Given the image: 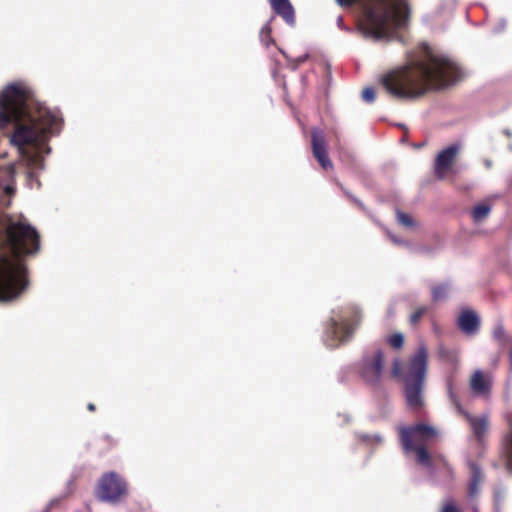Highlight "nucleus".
Instances as JSON below:
<instances>
[{"label":"nucleus","instance_id":"7ed1b4c3","mask_svg":"<svg viewBox=\"0 0 512 512\" xmlns=\"http://www.w3.org/2000/svg\"><path fill=\"white\" fill-rule=\"evenodd\" d=\"M11 255L0 256V301L16 299L27 287L26 267L22 256L39 249V235L31 225L18 221L7 228Z\"/></svg>","mask_w":512,"mask_h":512},{"label":"nucleus","instance_id":"4be33fe9","mask_svg":"<svg viewBox=\"0 0 512 512\" xmlns=\"http://www.w3.org/2000/svg\"><path fill=\"white\" fill-rule=\"evenodd\" d=\"M387 342L394 348L400 349L404 344V336L402 333H394L387 338Z\"/></svg>","mask_w":512,"mask_h":512},{"label":"nucleus","instance_id":"0eeeda50","mask_svg":"<svg viewBox=\"0 0 512 512\" xmlns=\"http://www.w3.org/2000/svg\"><path fill=\"white\" fill-rule=\"evenodd\" d=\"M332 313L324 336L325 344L331 348L349 340L360 323V312L355 306L334 310Z\"/></svg>","mask_w":512,"mask_h":512},{"label":"nucleus","instance_id":"bb28decb","mask_svg":"<svg viewBox=\"0 0 512 512\" xmlns=\"http://www.w3.org/2000/svg\"><path fill=\"white\" fill-rule=\"evenodd\" d=\"M493 337L498 342H503L505 340V331L501 324H497L493 330Z\"/></svg>","mask_w":512,"mask_h":512},{"label":"nucleus","instance_id":"412c9836","mask_svg":"<svg viewBox=\"0 0 512 512\" xmlns=\"http://www.w3.org/2000/svg\"><path fill=\"white\" fill-rule=\"evenodd\" d=\"M359 439L367 444V445H372V446H377V445H380L382 443V437L379 435V434H373V435H369V434H360L359 435Z\"/></svg>","mask_w":512,"mask_h":512},{"label":"nucleus","instance_id":"f8f14e48","mask_svg":"<svg viewBox=\"0 0 512 512\" xmlns=\"http://www.w3.org/2000/svg\"><path fill=\"white\" fill-rule=\"evenodd\" d=\"M493 378L491 374H484L482 370H476L470 379V388L477 396L488 397L490 395Z\"/></svg>","mask_w":512,"mask_h":512},{"label":"nucleus","instance_id":"ddd939ff","mask_svg":"<svg viewBox=\"0 0 512 512\" xmlns=\"http://www.w3.org/2000/svg\"><path fill=\"white\" fill-rule=\"evenodd\" d=\"M471 476L468 482V498L471 508L474 512H478L477 506L473 504V500L480 493V484L483 480V474L480 467L476 463H470Z\"/></svg>","mask_w":512,"mask_h":512},{"label":"nucleus","instance_id":"39448f33","mask_svg":"<svg viewBox=\"0 0 512 512\" xmlns=\"http://www.w3.org/2000/svg\"><path fill=\"white\" fill-rule=\"evenodd\" d=\"M428 365V350L421 343L403 369L399 359L393 362L392 373L404 382V395L409 409L418 411L424 405L423 388Z\"/></svg>","mask_w":512,"mask_h":512},{"label":"nucleus","instance_id":"6ab92c4d","mask_svg":"<svg viewBox=\"0 0 512 512\" xmlns=\"http://www.w3.org/2000/svg\"><path fill=\"white\" fill-rule=\"evenodd\" d=\"M506 419L510 430L504 437V446L507 452L508 460L512 463V414H508Z\"/></svg>","mask_w":512,"mask_h":512},{"label":"nucleus","instance_id":"f257e3e1","mask_svg":"<svg viewBox=\"0 0 512 512\" xmlns=\"http://www.w3.org/2000/svg\"><path fill=\"white\" fill-rule=\"evenodd\" d=\"M14 122L10 143L19 153L31 181L44 168V155L50 153L49 138L58 133L62 119L58 111L37 102L23 83L7 85L0 94V127Z\"/></svg>","mask_w":512,"mask_h":512},{"label":"nucleus","instance_id":"f704fd0d","mask_svg":"<svg viewBox=\"0 0 512 512\" xmlns=\"http://www.w3.org/2000/svg\"><path fill=\"white\" fill-rule=\"evenodd\" d=\"M353 200H354L358 205L362 206V203H361V202H359L357 199H354V198H353Z\"/></svg>","mask_w":512,"mask_h":512},{"label":"nucleus","instance_id":"423d86ee","mask_svg":"<svg viewBox=\"0 0 512 512\" xmlns=\"http://www.w3.org/2000/svg\"><path fill=\"white\" fill-rule=\"evenodd\" d=\"M437 437V431L426 424L400 428V441L405 453L415 452L416 460L428 470H432V460L425 446Z\"/></svg>","mask_w":512,"mask_h":512},{"label":"nucleus","instance_id":"c756f323","mask_svg":"<svg viewBox=\"0 0 512 512\" xmlns=\"http://www.w3.org/2000/svg\"><path fill=\"white\" fill-rule=\"evenodd\" d=\"M504 492L501 490H496L494 493V497L496 501H499L501 497H503Z\"/></svg>","mask_w":512,"mask_h":512},{"label":"nucleus","instance_id":"f03ea898","mask_svg":"<svg viewBox=\"0 0 512 512\" xmlns=\"http://www.w3.org/2000/svg\"><path fill=\"white\" fill-rule=\"evenodd\" d=\"M461 77L455 61L427 47L420 60L388 72L382 76L381 83L393 97L415 98L430 89L452 85Z\"/></svg>","mask_w":512,"mask_h":512},{"label":"nucleus","instance_id":"f3484780","mask_svg":"<svg viewBox=\"0 0 512 512\" xmlns=\"http://www.w3.org/2000/svg\"><path fill=\"white\" fill-rule=\"evenodd\" d=\"M458 410L464 414V416L466 417L471 426L474 435L480 439L488 429V416L482 415L479 417H474L470 415L468 412L462 411L460 406H458Z\"/></svg>","mask_w":512,"mask_h":512},{"label":"nucleus","instance_id":"4468645a","mask_svg":"<svg viewBox=\"0 0 512 512\" xmlns=\"http://www.w3.org/2000/svg\"><path fill=\"white\" fill-rule=\"evenodd\" d=\"M15 164L11 163L0 167V190L6 196H11L15 192Z\"/></svg>","mask_w":512,"mask_h":512},{"label":"nucleus","instance_id":"9d476101","mask_svg":"<svg viewBox=\"0 0 512 512\" xmlns=\"http://www.w3.org/2000/svg\"><path fill=\"white\" fill-rule=\"evenodd\" d=\"M312 136V151L316 160L319 162L321 167L325 170L332 168V162L329 159L327 153L326 142L324 139L323 131L318 128H314L311 132Z\"/></svg>","mask_w":512,"mask_h":512},{"label":"nucleus","instance_id":"9b49d317","mask_svg":"<svg viewBox=\"0 0 512 512\" xmlns=\"http://www.w3.org/2000/svg\"><path fill=\"white\" fill-rule=\"evenodd\" d=\"M459 152V145L453 144L439 152L434 169L439 179H444Z\"/></svg>","mask_w":512,"mask_h":512},{"label":"nucleus","instance_id":"dca6fc26","mask_svg":"<svg viewBox=\"0 0 512 512\" xmlns=\"http://www.w3.org/2000/svg\"><path fill=\"white\" fill-rule=\"evenodd\" d=\"M272 9L290 26L295 24V11L289 0H269Z\"/></svg>","mask_w":512,"mask_h":512},{"label":"nucleus","instance_id":"b1692460","mask_svg":"<svg viewBox=\"0 0 512 512\" xmlns=\"http://www.w3.org/2000/svg\"><path fill=\"white\" fill-rule=\"evenodd\" d=\"M428 308L426 306H421L415 310V312L410 316V323L415 325L419 322V320L426 314Z\"/></svg>","mask_w":512,"mask_h":512},{"label":"nucleus","instance_id":"5701e85b","mask_svg":"<svg viewBox=\"0 0 512 512\" xmlns=\"http://www.w3.org/2000/svg\"><path fill=\"white\" fill-rule=\"evenodd\" d=\"M397 220L398 222L405 227H412L414 225V221L412 217L408 214H405L401 211H397Z\"/></svg>","mask_w":512,"mask_h":512},{"label":"nucleus","instance_id":"393cba45","mask_svg":"<svg viewBox=\"0 0 512 512\" xmlns=\"http://www.w3.org/2000/svg\"><path fill=\"white\" fill-rule=\"evenodd\" d=\"M270 34H271V27H270V24L267 23L263 26V28L261 29V32H260L261 40L263 43H265L266 46H268L269 43L272 41Z\"/></svg>","mask_w":512,"mask_h":512},{"label":"nucleus","instance_id":"6e6552de","mask_svg":"<svg viewBox=\"0 0 512 512\" xmlns=\"http://www.w3.org/2000/svg\"><path fill=\"white\" fill-rule=\"evenodd\" d=\"M127 492L126 482L115 472L102 475L97 487V496L104 502H117Z\"/></svg>","mask_w":512,"mask_h":512},{"label":"nucleus","instance_id":"2eb2a0df","mask_svg":"<svg viewBox=\"0 0 512 512\" xmlns=\"http://www.w3.org/2000/svg\"><path fill=\"white\" fill-rule=\"evenodd\" d=\"M459 328L467 335L477 333L480 325L478 315L472 310H464L457 320Z\"/></svg>","mask_w":512,"mask_h":512},{"label":"nucleus","instance_id":"c85d7f7f","mask_svg":"<svg viewBox=\"0 0 512 512\" xmlns=\"http://www.w3.org/2000/svg\"><path fill=\"white\" fill-rule=\"evenodd\" d=\"M389 237L390 239L395 243V244H398V245H402L404 244V241H402L401 239L397 238V237H394L392 235L389 234Z\"/></svg>","mask_w":512,"mask_h":512},{"label":"nucleus","instance_id":"2f4dec72","mask_svg":"<svg viewBox=\"0 0 512 512\" xmlns=\"http://www.w3.org/2000/svg\"><path fill=\"white\" fill-rule=\"evenodd\" d=\"M506 26V22L505 20H501L500 23H499V28L497 29V31H502Z\"/></svg>","mask_w":512,"mask_h":512},{"label":"nucleus","instance_id":"72a5a7b5","mask_svg":"<svg viewBox=\"0 0 512 512\" xmlns=\"http://www.w3.org/2000/svg\"><path fill=\"white\" fill-rule=\"evenodd\" d=\"M306 57H307V56L300 57V58H299V60H298V62H299V63L304 62V61H305V59H306Z\"/></svg>","mask_w":512,"mask_h":512},{"label":"nucleus","instance_id":"a211bd4d","mask_svg":"<svg viewBox=\"0 0 512 512\" xmlns=\"http://www.w3.org/2000/svg\"><path fill=\"white\" fill-rule=\"evenodd\" d=\"M491 211L490 205L487 203L477 204L472 210V217L475 222H481L485 219Z\"/></svg>","mask_w":512,"mask_h":512},{"label":"nucleus","instance_id":"c9c22d12","mask_svg":"<svg viewBox=\"0 0 512 512\" xmlns=\"http://www.w3.org/2000/svg\"><path fill=\"white\" fill-rule=\"evenodd\" d=\"M505 134H506L507 136H510V132H509L508 130H506V131H505Z\"/></svg>","mask_w":512,"mask_h":512},{"label":"nucleus","instance_id":"aec40b11","mask_svg":"<svg viewBox=\"0 0 512 512\" xmlns=\"http://www.w3.org/2000/svg\"><path fill=\"white\" fill-rule=\"evenodd\" d=\"M448 294L449 286L447 284L438 285L432 289V298L434 301L444 300Z\"/></svg>","mask_w":512,"mask_h":512},{"label":"nucleus","instance_id":"1a4fd4ad","mask_svg":"<svg viewBox=\"0 0 512 512\" xmlns=\"http://www.w3.org/2000/svg\"><path fill=\"white\" fill-rule=\"evenodd\" d=\"M383 371V353L381 350H373L366 353L359 365L362 378L368 383L379 381Z\"/></svg>","mask_w":512,"mask_h":512},{"label":"nucleus","instance_id":"7c9ffc66","mask_svg":"<svg viewBox=\"0 0 512 512\" xmlns=\"http://www.w3.org/2000/svg\"><path fill=\"white\" fill-rule=\"evenodd\" d=\"M337 25L340 29H345L344 25H343V18L341 16H339L337 18Z\"/></svg>","mask_w":512,"mask_h":512},{"label":"nucleus","instance_id":"473e14b6","mask_svg":"<svg viewBox=\"0 0 512 512\" xmlns=\"http://www.w3.org/2000/svg\"><path fill=\"white\" fill-rule=\"evenodd\" d=\"M88 409H89L90 411H93V410L95 409L94 404H89V405H88Z\"/></svg>","mask_w":512,"mask_h":512},{"label":"nucleus","instance_id":"a878e982","mask_svg":"<svg viewBox=\"0 0 512 512\" xmlns=\"http://www.w3.org/2000/svg\"><path fill=\"white\" fill-rule=\"evenodd\" d=\"M375 98H376V92L372 87H366L362 91V99L365 102L372 103V102H374Z\"/></svg>","mask_w":512,"mask_h":512},{"label":"nucleus","instance_id":"20e7f679","mask_svg":"<svg viewBox=\"0 0 512 512\" xmlns=\"http://www.w3.org/2000/svg\"><path fill=\"white\" fill-rule=\"evenodd\" d=\"M341 7L357 6L359 29L365 37L392 39L397 29L406 25L408 7L405 0H336Z\"/></svg>","mask_w":512,"mask_h":512},{"label":"nucleus","instance_id":"cd10ccee","mask_svg":"<svg viewBox=\"0 0 512 512\" xmlns=\"http://www.w3.org/2000/svg\"><path fill=\"white\" fill-rule=\"evenodd\" d=\"M441 512H459V509L455 505L454 501L449 500L445 503Z\"/></svg>","mask_w":512,"mask_h":512}]
</instances>
